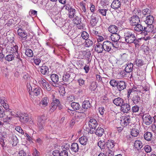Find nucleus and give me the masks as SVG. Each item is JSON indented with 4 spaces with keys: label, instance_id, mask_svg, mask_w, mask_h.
<instances>
[{
    "label": "nucleus",
    "instance_id": "nucleus-33",
    "mask_svg": "<svg viewBox=\"0 0 156 156\" xmlns=\"http://www.w3.org/2000/svg\"><path fill=\"white\" fill-rule=\"evenodd\" d=\"M50 78L52 81L55 83H56L58 81V76L55 74H52L50 76Z\"/></svg>",
    "mask_w": 156,
    "mask_h": 156
},
{
    "label": "nucleus",
    "instance_id": "nucleus-7",
    "mask_svg": "<svg viewBox=\"0 0 156 156\" xmlns=\"http://www.w3.org/2000/svg\"><path fill=\"white\" fill-rule=\"evenodd\" d=\"M17 32L20 38L22 40H25L27 39V34L25 31V30H23L21 28H19Z\"/></svg>",
    "mask_w": 156,
    "mask_h": 156
},
{
    "label": "nucleus",
    "instance_id": "nucleus-62",
    "mask_svg": "<svg viewBox=\"0 0 156 156\" xmlns=\"http://www.w3.org/2000/svg\"><path fill=\"white\" fill-rule=\"evenodd\" d=\"M15 129L19 133L23 134L24 133L23 130L21 128L20 126H17L15 128Z\"/></svg>",
    "mask_w": 156,
    "mask_h": 156
},
{
    "label": "nucleus",
    "instance_id": "nucleus-61",
    "mask_svg": "<svg viewBox=\"0 0 156 156\" xmlns=\"http://www.w3.org/2000/svg\"><path fill=\"white\" fill-rule=\"evenodd\" d=\"M70 75L69 73H66L63 76V80L65 82H67L69 78Z\"/></svg>",
    "mask_w": 156,
    "mask_h": 156
},
{
    "label": "nucleus",
    "instance_id": "nucleus-40",
    "mask_svg": "<svg viewBox=\"0 0 156 156\" xmlns=\"http://www.w3.org/2000/svg\"><path fill=\"white\" fill-rule=\"evenodd\" d=\"M47 82L43 78L41 77L38 79V83L42 87L45 85Z\"/></svg>",
    "mask_w": 156,
    "mask_h": 156
},
{
    "label": "nucleus",
    "instance_id": "nucleus-59",
    "mask_svg": "<svg viewBox=\"0 0 156 156\" xmlns=\"http://www.w3.org/2000/svg\"><path fill=\"white\" fill-rule=\"evenodd\" d=\"M139 109V108L137 105H135L132 108V111L133 113H136L138 112Z\"/></svg>",
    "mask_w": 156,
    "mask_h": 156
},
{
    "label": "nucleus",
    "instance_id": "nucleus-55",
    "mask_svg": "<svg viewBox=\"0 0 156 156\" xmlns=\"http://www.w3.org/2000/svg\"><path fill=\"white\" fill-rule=\"evenodd\" d=\"M127 54L126 53H124L121 55L120 59L121 60L125 61L127 60Z\"/></svg>",
    "mask_w": 156,
    "mask_h": 156
},
{
    "label": "nucleus",
    "instance_id": "nucleus-4",
    "mask_svg": "<svg viewBox=\"0 0 156 156\" xmlns=\"http://www.w3.org/2000/svg\"><path fill=\"white\" fill-rule=\"evenodd\" d=\"M130 121V116H122L121 118L120 124L123 126L125 127L128 125Z\"/></svg>",
    "mask_w": 156,
    "mask_h": 156
},
{
    "label": "nucleus",
    "instance_id": "nucleus-29",
    "mask_svg": "<svg viewBox=\"0 0 156 156\" xmlns=\"http://www.w3.org/2000/svg\"><path fill=\"white\" fill-rule=\"evenodd\" d=\"M40 71L43 75H47L48 73V68L46 66H42L41 67Z\"/></svg>",
    "mask_w": 156,
    "mask_h": 156
},
{
    "label": "nucleus",
    "instance_id": "nucleus-58",
    "mask_svg": "<svg viewBox=\"0 0 156 156\" xmlns=\"http://www.w3.org/2000/svg\"><path fill=\"white\" fill-rule=\"evenodd\" d=\"M144 148L145 151L147 153L150 152L151 151V147L149 145H146L144 147Z\"/></svg>",
    "mask_w": 156,
    "mask_h": 156
},
{
    "label": "nucleus",
    "instance_id": "nucleus-1",
    "mask_svg": "<svg viewBox=\"0 0 156 156\" xmlns=\"http://www.w3.org/2000/svg\"><path fill=\"white\" fill-rule=\"evenodd\" d=\"M125 41L129 43H132L136 40V37L134 34L131 31H128L124 33Z\"/></svg>",
    "mask_w": 156,
    "mask_h": 156
},
{
    "label": "nucleus",
    "instance_id": "nucleus-57",
    "mask_svg": "<svg viewBox=\"0 0 156 156\" xmlns=\"http://www.w3.org/2000/svg\"><path fill=\"white\" fill-rule=\"evenodd\" d=\"M81 36L83 39L86 40L88 38L89 34L86 31H83L82 33Z\"/></svg>",
    "mask_w": 156,
    "mask_h": 156
},
{
    "label": "nucleus",
    "instance_id": "nucleus-53",
    "mask_svg": "<svg viewBox=\"0 0 156 156\" xmlns=\"http://www.w3.org/2000/svg\"><path fill=\"white\" fill-rule=\"evenodd\" d=\"M108 9H99L98 11L103 16H105L107 13Z\"/></svg>",
    "mask_w": 156,
    "mask_h": 156
},
{
    "label": "nucleus",
    "instance_id": "nucleus-30",
    "mask_svg": "<svg viewBox=\"0 0 156 156\" xmlns=\"http://www.w3.org/2000/svg\"><path fill=\"white\" fill-rule=\"evenodd\" d=\"M79 140L81 144L84 145L86 144L88 139L87 137L83 136L79 138Z\"/></svg>",
    "mask_w": 156,
    "mask_h": 156
},
{
    "label": "nucleus",
    "instance_id": "nucleus-51",
    "mask_svg": "<svg viewBox=\"0 0 156 156\" xmlns=\"http://www.w3.org/2000/svg\"><path fill=\"white\" fill-rule=\"evenodd\" d=\"M93 42L90 39H87L85 41V46L86 47H89L93 45Z\"/></svg>",
    "mask_w": 156,
    "mask_h": 156
},
{
    "label": "nucleus",
    "instance_id": "nucleus-24",
    "mask_svg": "<svg viewBox=\"0 0 156 156\" xmlns=\"http://www.w3.org/2000/svg\"><path fill=\"white\" fill-rule=\"evenodd\" d=\"M120 38V36L116 33L112 34L111 36V40L114 42L118 41Z\"/></svg>",
    "mask_w": 156,
    "mask_h": 156
},
{
    "label": "nucleus",
    "instance_id": "nucleus-36",
    "mask_svg": "<svg viewBox=\"0 0 156 156\" xmlns=\"http://www.w3.org/2000/svg\"><path fill=\"white\" fill-rule=\"evenodd\" d=\"M90 107V101L88 100H85L83 102L82 107L84 109H87Z\"/></svg>",
    "mask_w": 156,
    "mask_h": 156
},
{
    "label": "nucleus",
    "instance_id": "nucleus-32",
    "mask_svg": "<svg viewBox=\"0 0 156 156\" xmlns=\"http://www.w3.org/2000/svg\"><path fill=\"white\" fill-rule=\"evenodd\" d=\"M21 27V28L24 30H29L30 29L28 23L25 21H22Z\"/></svg>",
    "mask_w": 156,
    "mask_h": 156
},
{
    "label": "nucleus",
    "instance_id": "nucleus-64",
    "mask_svg": "<svg viewBox=\"0 0 156 156\" xmlns=\"http://www.w3.org/2000/svg\"><path fill=\"white\" fill-rule=\"evenodd\" d=\"M33 154L34 156H39L40 153V152L37 150L35 148L34 150V153Z\"/></svg>",
    "mask_w": 156,
    "mask_h": 156
},
{
    "label": "nucleus",
    "instance_id": "nucleus-5",
    "mask_svg": "<svg viewBox=\"0 0 156 156\" xmlns=\"http://www.w3.org/2000/svg\"><path fill=\"white\" fill-rule=\"evenodd\" d=\"M129 21L130 25L132 26H134L140 22V18L136 16H131L129 19Z\"/></svg>",
    "mask_w": 156,
    "mask_h": 156
},
{
    "label": "nucleus",
    "instance_id": "nucleus-56",
    "mask_svg": "<svg viewBox=\"0 0 156 156\" xmlns=\"http://www.w3.org/2000/svg\"><path fill=\"white\" fill-rule=\"evenodd\" d=\"M151 12V11L150 9H149L146 8L143 10L142 14L145 16L149 14Z\"/></svg>",
    "mask_w": 156,
    "mask_h": 156
},
{
    "label": "nucleus",
    "instance_id": "nucleus-45",
    "mask_svg": "<svg viewBox=\"0 0 156 156\" xmlns=\"http://www.w3.org/2000/svg\"><path fill=\"white\" fill-rule=\"evenodd\" d=\"M115 143L113 140L108 141L107 144V147L109 148H113L115 145Z\"/></svg>",
    "mask_w": 156,
    "mask_h": 156
},
{
    "label": "nucleus",
    "instance_id": "nucleus-44",
    "mask_svg": "<svg viewBox=\"0 0 156 156\" xmlns=\"http://www.w3.org/2000/svg\"><path fill=\"white\" fill-rule=\"evenodd\" d=\"M15 56L12 54H9L7 55L5 58V60L9 62L13 60L14 59Z\"/></svg>",
    "mask_w": 156,
    "mask_h": 156
},
{
    "label": "nucleus",
    "instance_id": "nucleus-31",
    "mask_svg": "<svg viewBox=\"0 0 156 156\" xmlns=\"http://www.w3.org/2000/svg\"><path fill=\"white\" fill-rule=\"evenodd\" d=\"M133 69V65L132 63H129L127 64L125 68V71L128 73H129L132 72Z\"/></svg>",
    "mask_w": 156,
    "mask_h": 156
},
{
    "label": "nucleus",
    "instance_id": "nucleus-9",
    "mask_svg": "<svg viewBox=\"0 0 156 156\" xmlns=\"http://www.w3.org/2000/svg\"><path fill=\"white\" fill-rule=\"evenodd\" d=\"M44 119L45 116L43 115L38 118L37 125L38 127L41 130L43 129L44 126Z\"/></svg>",
    "mask_w": 156,
    "mask_h": 156
},
{
    "label": "nucleus",
    "instance_id": "nucleus-3",
    "mask_svg": "<svg viewBox=\"0 0 156 156\" xmlns=\"http://www.w3.org/2000/svg\"><path fill=\"white\" fill-rule=\"evenodd\" d=\"M89 125L90 128L89 132L92 134L95 131L96 127L98 125V123L95 119H90L89 122Z\"/></svg>",
    "mask_w": 156,
    "mask_h": 156
},
{
    "label": "nucleus",
    "instance_id": "nucleus-46",
    "mask_svg": "<svg viewBox=\"0 0 156 156\" xmlns=\"http://www.w3.org/2000/svg\"><path fill=\"white\" fill-rule=\"evenodd\" d=\"M73 22L74 24L78 25L81 23V19L80 17L76 16L73 19Z\"/></svg>",
    "mask_w": 156,
    "mask_h": 156
},
{
    "label": "nucleus",
    "instance_id": "nucleus-20",
    "mask_svg": "<svg viewBox=\"0 0 156 156\" xmlns=\"http://www.w3.org/2000/svg\"><path fill=\"white\" fill-rule=\"evenodd\" d=\"M143 146V143L141 141L137 140L134 142V146L137 150L141 149Z\"/></svg>",
    "mask_w": 156,
    "mask_h": 156
},
{
    "label": "nucleus",
    "instance_id": "nucleus-37",
    "mask_svg": "<svg viewBox=\"0 0 156 156\" xmlns=\"http://www.w3.org/2000/svg\"><path fill=\"white\" fill-rule=\"evenodd\" d=\"M144 138L146 140L150 141L152 138V135L151 132H147L144 134Z\"/></svg>",
    "mask_w": 156,
    "mask_h": 156
},
{
    "label": "nucleus",
    "instance_id": "nucleus-28",
    "mask_svg": "<svg viewBox=\"0 0 156 156\" xmlns=\"http://www.w3.org/2000/svg\"><path fill=\"white\" fill-rule=\"evenodd\" d=\"M42 89L40 87H37L34 89L33 91H32V94L34 96H37L40 95L41 93Z\"/></svg>",
    "mask_w": 156,
    "mask_h": 156
},
{
    "label": "nucleus",
    "instance_id": "nucleus-47",
    "mask_svg": "<svg viewBox=\"0 0 156 156\" xmlns=\"http://www.w3.org/2000/svg\"><path fill=\"white\" fill-rule=\"evenodd\" d=\"M119 80H117L115 79L111 80L109 82L110 85L112 87H117Z\"/></svg>",
    "mask_w": 156,
    "mask_h": 156
},
{
    "label": "nucleus",
    "instance_id": "nucleus-60",
    "mask_svg": "<svg viewBox=\"0 0 156 156\" xmlns=\"http://www.w3.org/2000/svg\"><path fill=\"white\" fill-rule=\"evenodd\" d=\"M59 155L60 156H68V154L66 151L64 150L59 153Z\"/></svg>",
    "mask_w": 156,
    "mask_h": 156
},
{
    "label": "nucleus",
    "instance_id": "nucleus-11",
    "mask_svg": "<svg viewBox=\"0 0 156 156\" xmlns=\"http://www.w3.org/2000/svg\"><path fill=\"white\" fill-rule=\"evenodd\" d=\"M60 103V101L58 99L53 98L52 102L51 103V110L53 111H54L57 108L58 106L59 105Z\"/></svg>",
    "mask_w": 156,
    "mask_h": 156
},
{
    "label": "nucleus",
    "instance_id": "nucleus-26",
    "mask_svg": "<svg viewBox=\"0 0 156 156\" xmlns=\"http://www.w3.org/2000/svg\"><path fill=\"white\" fill-rule=\"evenodd\" d=\"M10 141L13 146L16 145L18 142V139L16 136L12 135L9 138Z\"/></svg>",
    "mask_w": 156,
    "mask_h": 156
},
{
    "label": "nucleus",
    "instance_id": "nucleus-6",
    "mask_svg": "<svg viewBox=\"0 0 156 156\" xmlns=\"http://www.w3.org/2000/svg\"><path fill=\"white\" fill-rule=\"evenodd\" d=\"M143 121L145 124L149 125L152 122L153 119L149 114H145L143 117Z\"/></svg>",
    "mask_w": 156,
    "mask_h": 156
},
{
    "label": "nucleus",
    "instance_id": "nucleus-22",
    "mask_svg": "<svg viewBox=\"0 0 156 156\" xmlns=\"http://www.w3.org/2000/svg\"><path fill=\"white\" fill-rule=\"evenodd\" d=\"M71 149L72 151L74 152H78L79 149V147L77 143H73L72 144L71 146Z\"/></svg>",
    "mask_w": 156,
    "mask_h": 156
},
{
    "label": "nucleus",
    "instance_id": "nucleus-43",
    "mask_svg": "<svg viewBox=\"0 0 156 156\" xmlns=\"http://www.w3.org/2000/svg\"><path fill=\"white\" fill-rule=\"evenodd\" d=\"M87 52L85 51H81L80 52L78 56L79 59H83L86 57V55Z\"/></svg>",
    "mask_w": 156,
    "mask_h": 156
},
{
    "label": "nucleus",
    "instance_id": "nucleus-8",
    "mask_svg": "<svg viewBox=\"0 0 156 156\" xmlns=\"http://www.w3.org/2000/svg\"><path fill=\"white\" fill-rule=\"evenodd\" d=\"M49 100L47 97H44L42 98L39 104V105L42 108H44L48 105Z\"/></svg>",
    "mask_w": 156,
    "mask_h": 156
},
{
    "label": "nucleus",
    "instance_id": "nucleus-50",
    "mask_svg": "<svg viewBox=\"0 0 156 156\" xmlns=\"http://www.w3.org/2000/svg\"><path fill=\"white\" fill-rule=\"evenodd\" d=\"M98 144L101 149H103L105 145V142L103 140H100L98 142Z\"/></svg>",
    "mask_w": 156,
    "mask_h": 156
},
{
    "label": "nucleus",
    "instance_id": "nucleus-16",
    "mask_svg": "<svg viewBox=\"0 0 156 156\" xmlns=\"http://www.w3.org/2000/svg\"><path fill=\"white\" fill-rule=\"evenodd\" d=\"M124 100L120 98H118L114 99L113 102L117 106H121L124 103Z\"/></svg>",
    "mask_w": 156,
    "mask_h": 156
},
{
    "label": "nucleus",
    "instance_id": "nucleus-35",
    "mask_svg": "<svg viewBox=\"0 0 156 156\" xmlns=\"http://www.w3.org/2000/svg\"><path fill=\"white\" fill-rule=\"evenodd\" d=\"M104 132V129L101 127H98L96 130L95 134L98 136H101Z\"/></svg>",
    "mask_w": 156,
    "mask_h": 156
},
{
    "label": "nucleus",
    "instance_id": "nucleus-13",
    "mask_svg": "<svg viewBox=\"0 0 156 156\" xmlns=\"http://www.w3.org/2000/svg\"><path fill=\"white\" fill-rule=\"evenodd\" d=\"M121 2L120 0H114L111 4V7L115 9L119 8L121 5Z\"/></svg>",
    "mask_w": 156,
    "mask_h": 156
},
{
    "label": "nucleus",
    "instance_id": "nucleus-18",
    "mask_svg": "<svg viewBox=\"0 0 156 156\" xmlns=\"http://www.w3.org/2000/svg\"><path fill=\"white\" fill-rule=\"evenodd\" d=\"M97 16V14L94 13L91 16L90 23L93 26H95L98 22V20L96 17Z\"/></svg>",
    "mask_w": 156,
    "mask_h": 156
},
{
    "label": "nucleus",
    "instance_id": "nucleus-14",
    "mask_svg": "<svg viewBox=\"0 0 156 156\" xmlns=\"http://www.w3.org/2000/svg\"><path fill=\"white\" fill-rule=\"evenodd\" d=\"M29 118L28 114L21 113L20 121L23 123H27L29 121Z\"/></svg>",
    "mask_w": 156,
    "mask_h": 156
},
{
    "label": "nucleus",
    "instance_id": "nucleus-41",
    "mask_svg": "<svg viewBox=\"0 0 156 156\" xmlns=\"http://www.w3.org/2000/svg\"><path fill=\"white\" fill-rule=\"evenodd\" d=\"M135 64L138 66H141L144 64V61L142 59L137 58L135 61Z\"/></svg>",
    "mask_w": 156,
    "mask_h": 156
},
{
    "label": "nucleus",
    "instance_id": "nucleus-38",
    "mask_svg": "<svg viewBox=\"0 0 156 156\" xmlns=\"http://www.w3.org/2000/svg\"><path fill=\"white\" fill-rule=\"evenodd\" d=\"M71 106L74 110H78L80 108V106L79 103L75 102H72Z\"/></svg>",
    "mask_w": 156,
    "mask_h": 156
},
{
    "label": "nucleus",
    "instance_id": "nucleus-19",
    "mask_svg": "<svg viewBox=\"0 0 156 156\" xmlns=\"http://www.w3.org/2000/svg\"><path fill=\"white\" fill-rule=\"evenodd\" d=\"M6 48L10 53L13 54L17 51H18V47L16 45H13L12 47L8 46Z\"/></svg>",
    "mask_w": 156,
    "mask_h": 156
},
{
    "label": "nucleus",
    "instance_id": "nucleus-23",
    "mask_svg": "<svg viewBox=\"0 0 156 156\" xmlns=\"http://www.w3.org/2000/svg\"><path fill=\"white\" fill-rule=\"evenodd\" d=\"M154 20V17L152 16L149 15L147 16L145 22L148 25H151L153 23Z\"/></svg>",
    "mask_w": 156,
    "mask_h": 156
},
{
    "label": "nucleus",
    "instance_id": "nucleus-34",
    "mask_svg": "<svg viewBox=\"0 0 156 156\" xmlns=\"http://www.w3.org/2000/svg\"><path fill=\"white\" fill-rule=\"evenodd\" d=\"M133 13L134 14L133 16H138V17H141L142 12L139 9H135L133 11Z\"/></svg>",
    "mask_w": 156,
    "mask_h": 156
},
{
    "label": "nucleus",
    "instance_id": "nucleus-10",
    "mask_svg": "<svg viewBox=\"0 0 156 156\" xmlns=\"http://www.w3.org/2000/svg\"><path fill=\"white\" fill-rule=\"evenodd\" d=\"M130 109V105L127 103H123L121 106V111L124 113H128Z\"/></svg>",
    "mask_w": 156,
    "mask_h": 156
},
{
    "label": "nucleus",
    "instance_id": "nucleus-21",
    "mask_svg": "<svg viewBox=\"0 0 156 156\" xmlns=\"http://www.w3.org/2000/svg\"><path fill=\"white\" fill-rule=\"evenodd\" d=\"M139 133V129L136 126H135L132 129L131 134L133 136L136 137L138 135Z\"/></svg>",
    "mask_w": 156,
    "mask_h": 156
},
{
    "label": "nucleus",
    "instance_id": "nucleus-17",
    "mask_svg": "<svg viewBox=\"0 0 156 156\" xmlns=\"http://www.w3.org/2000/svg\"><path fill=\"white\" fill-rule=\"evenodd\" d=\"M104 50L103 44L100 43H97L95 47V50L98 53H101Z\"/></svg>",
    "mask_w": 156,
    "mask_h": 156
},
{
    "label": "nucleus",
    "instance_id": "nucleus-15",
    "mask_svg": "<svg viewBox=\"0 0 156 156\" xmlns=\"http://www.w3.org/2000/svg\"><path fill=\"white\" fill-rule=\"evenodd\" d=\"M84 116L85 114L83 113L76 112L75 119L76 121L78 122L81 119H83L84 118Z\"/></svg>",
    "mask_w": 156,
    "mask_h": 156
},
{
    "label": "nucleus",
    "instance_id": "nucleus-12",
    "mask_svg": "<svg viewBox=\"0 0 156 156\" xmlns=\"http://www.w3.org/2000/svg\"><path fill=\"white\" fill-rule=\"evenodd\" d=\"M126 83L123 81H119L117 88L119 91H121L126 88Z\"/></svg>",
    "mask_w": 156,
    "mask_h": 156
},
{
    "label": "nucleus",
    "instance_id": "nucleus-54",
    "mask_svg": "<svg viewBox=\"0 0 156 156\" xmlns=\"http://www.w3.org/2000/svg\"><path fill=\"white\" fill-rule=\"evenodd\" d=\"M79 85L81 87H83L85 85V80L81 78H80L77 80Z\"/></svg>",
    "mask_w": 156,
    "mask_h": 156
},
{
    "label": "nucleus",
    "instance_id": "nucleus-27",
    "mask_svg": "<svg viewBox=\"0 0 156 156\" xmlns=\"http://www.w3.org/2000/svg\"><path fill=\"white\" fill-rule=\"evenodd\" d=\"M134 30L136 32H141L144 30L143 26L141 25V22L135 25Z\"/></svg>",
    "mask_w": 156,
    "mask_h": 156
},
{
    "label": "nucleus",
    "instance_id": "nucleus-48",
    "mask_svg": "<svg viewBox=\"0 0 156 156\" xmlns=\"http://www.w3.org/2000/svg\"><path fill=\"white\" fill-rule=\"evenodd\" d=\"M25 54L28 57H31L33 56V53L32 51L30 49H27L25 51Z\"/></svg>",
    "mask_w": 156,
    "mask_h": 156
},
{
    "label": "nucleus",
    "instance_id": "nucleus-63",
    "mask_svg": "<svg viewBox=\"0 0 156 156\" xmlns=\"http://www.w3.org/2000/svg\"><path fill=\"white\" fill-rule=\"evenodd\" d=\"M96 38L98 43H99V42H102L104 40L103 37L100 36V35H99V36L97 37Z\"/></svg>",
    "mask_w": 156,
    "mask_h": 156
},
{
    "label": "nucleus",
    "instance_id": "nucleus-52",
    "mask_svg": "<svg viewBox=\"0 0 156 156\" xmlns=\"http://www.w3.org/2000/svg\"><path fill=\"white\" fill-rule=\"evenodd\" d=\"M27 88L28 91L29 92V94L30 96H32V87L30 83H27Z\"/></svg>",
    "mask_w": 156,
    "mask_h": 156
},
{
    "label": "nucleus",
    "instance_id": "nucleus-42",
    "mask_svg": "<svg viewBox=\"0 0 156 156\" xmlns=\"http://www.w3.org/2000/svg\"><path fill=\"white\" fill-rule=\"evenodd\" d=\"M70 10L69 11V17L70 18L73 17L76 13V10L73 8H70Z\"/></svg>",
    "mask_w": 156,
    "mask_h": 156
},
{
    "label": "nucleus",
    "instance_id": "nucleus-49",
    "mask_svg": "<svg viewBox=\"0 0 156 156\" xmlns=\"http://www.w3.org/2000/svg\"><path fill=\"white\" fill-rule=\"evenodd\" d=\"M42 88L48 91H50L51 90V86L48 82L42 87Z\"/></svg>",
    "mask_w": 156,
    "mask_h": 156
},
{
    "label": "nucleus",
    "instance_id": "nucleus-2",
    "mask_svg": "<svg viewBox=\"0 0 156 156\" xmlns=\"http://www.w3.org/2000/svg\"><path fill=\"white\" fill-rule=\"evenodd\" d=\"M104 50L108 52H112L117 49V47L109 41H105L103 44Z\"/></svg>",
    "mask_w": 156,
    "mask_h": 156
},
{
    "label": "nucleus",
    "instance_id": "nucleus-25",
    "mask_svg": "<svg viewBox=\"0 0 156 156\" xmlns=\"http://www.w3.org/2000/svg\"><path fill=\"white\" fill-rule=\"evenodd\" d=\"M118 30V27L114 25L110 26L108 28V31L112 34L116 33Z\"/></svg>",
    "mask_w": 156,
    "mask_h": 156
},
{
    "label": "nucleus",
    "instance_id": "nucleus-39",
    "mask_svg": "<svg viewBox=\"0 0 156 156\" xmlns=\"http://www.w3.org/2000/svg\"><path fill=\"white\" fill-rule=\"evenodd\" d=\"M133 102L136 104H138L140 101V96L137 94L134 95L133 98Z\"/></svg>",
    "mask_w": 156,
    "mask_h": 156
}]
</instances>
